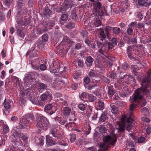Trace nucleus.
<instances>
[{
    "mask_svg": "<svg viewBox=\"0 0 151 151\" xmlns=\"http://www.w3.org/2000/svg\"><path fill=\"white\" fill-rule=\"evenodd\" d=\"M151 70L148 73L147 76L141 80V85L142 87L136 89L135 93L130 97L132 101L139 103L143 97L144 94L149 95L151 90Z\"/></svg>",
    "mask_w": 151,
    "mask_h": 151,
    "instance_id": "f257e3e1",
    "label": "nucleus"
},
{
    "mask_svg": "<svg viewBox=\"0 0 151 151\" xmlns=\"http://www.w3.org/2000/svg\"><path fill=\"white\" fill-rule=\"evenodd\" d=\"M31 89L29 88H27L24 92L20 91V93L22 95L24 96L25 95L28 96L30 94Z\"/></svg>",
    "mask_w": 151,
    "mask_h": 151,
    "instance_id": "de8ad7c7",
    "label": "nucleus"
},
{
    "mask_svg": "<svg viewBox=\"0 0 151 151\" xmlns=\"http://www.w3.org/2000/svg\"><path fill=\"white\" fill-rule=\"evenodd\" d=\"M11 101L10 100L6 101L5 99L4 101V109L3 111L4 114H6L5 113V111H6V110L9 109L11 108Z\"/></svg>",
    "mask_w": 151,
    "mask_h": 151,
    "instance_id": "6ab92c4d",
    "label": "nucleus"
},
{
    "mask_svg": "<svg viewBox=\"0 0 151 151\" xmlns=\"http://www.w3.org/2000/svg\"><path fill=\"white\" fill-rule=\"evenodd\" d=\"M3 4L6 7L9 8L13 2V0H3Z\"/></svg>",
    "mask_w": 151,
    "mask_h": 151,
    "instance_id": "ea45409f",
    "label": "nucleus"
},
{
    "mask_svg": "<svg viewBox=\"0 0 151 151\" xmlns=\"http://www.w3.org/2000/svg\"><path fill=\"white\" fill-rule=\"evenodd\" d=\"M101 78L102 81L106 84H109L110 82V80L109 79L104 76H101Z\"/></svg>",
    "mask_w": 151,
    "mask_h": 151,
    "instance_id": "680f3d73",
    "label": "nucleus"
},
{
    "mask_svg": "<svg viewBox=\"0 0 151 151\" xmlns=\"http://www.w3.org/2000/svg\"><path fill=\"white\" fill-rule=\"evenodd\" d=\"M100 29H102V30L100 32V36L101 38V40H105L106 38V35L104 33L103 30L101 28Z\"/></svg>",
    "mask_w": 151,
    "mask_h": 151,
    "instance_id": "69168bd1",
    "label": "nucleus"
},
{
    "mask_svg": "<svg viewBox=\"0 0 151 151\" xmlns=\"http://www.w3.org/2000/svg\"><path fill=\"white\" fill-rule=\"evenodd\" d=\"M20 123L15 127L17 129H23L26 128L28 129L29 128V122L25 118L22 117L19 119Z\"/></svg>",
    "mask_w": 151,
    "mask_h": 151,
    "instance_id": "9d476101",
    "label": "nucleus"
},
{
    "mask_svg": "<svg viewBox=\"0 0 151 151\" xmlns=\"http://www.w3.org/2000/svg\"><path fill=\"white\" fill-rule=\"evenodd\" d=\"M97 107L96 109L98 111H101L104 109V103L102 101L99 100L96 103Z\"/></svg>",
    "mask_w": 151,
    "mask_h": 151,
    "instance_id": "bb28decb",
    "label": "nucleus"
},
{
    "mask_svg": "<svg viewBox=\"0 0 151 151\" xmlns=\"http://www.w3.org/2000/svg\"><path fill=\"white\" fill-rule=\"evenodd\" d=\"M89 76L91 78H94L96 76V71L93 69H91L88 73Z\"/></svg>",
    "mask_w": 151,
    "mask_h": 151,
    "instance_id": "8fccbe9b",
    "label": "nucleus"
},
{
    "mask_svg": "<svg viewBox=\"0 0 151 151\" xmlns=\"http://www.w3.org/2000/svg\"><path fill=\"white\" fill-rule=\"evenodd\" d=\"M107 117V112L104 111L101 114L99 117V121L100 122H105Z\"/></svg>",
    "mask_w": 151,
    "mask_h": 151,
    "instance_id": "72a5a7b5",
    "label": "nucleus"
},
{
    "mask_svg": "<svg viewBox=\"0 0 151 151\" xmlns=\"http://www.w3.org/2000/svg\"><path fill=\"white\" fill-rule=\"evenodd\" d=\"M92 42H93L91 41L90 39L88 37H87L85 39V42L89 47H91V44L92 43Z\"/></svg>",
    "mask_w": 151,
    "mask_h": 151,
    "instance_id": "e2e57ef3",
    "label": "nucleus"
},
{
    "mask_svg": "<svg viewBox=\"0 0 151 151\" xmlns=\"http://www.w3.org/2000/svg\"><path fill=\"white\" fill-rule=\"evenodd\" d=\"M42 42H47L48 40V36L47 34H44L42 37Z\"/></svg>",
    "mask_w": 151,
    "mask_h": 151,
    "instance_id": "774afa93",
    "label": "nucleus"
},
{
    "mask_svg": "<svg viewBox=\"0 0 151 151\" xmlns=\"http://www.w3.org/2000/svg\"><path fill=\"white\" fill-rule=\"evenodd\" d=\"M25 16H24V18H23L21 23L19 26H25L28 25L30 23V19L29 17L25 18Z\"/></svg>",
    "mask_w": 151,
    "mask_h": 151,
    "instance_id": "a878e982",
    "label": "nucleus"
},
{
    "mask_svg": "<svg viewBox=\"0 0 151 151\" xmlns=\"http://www.w3.org/2000/svg\"><path fill=\"white\" fill-rule=\"evenodd\" d=\"M52 138V137L49 135L46 136V144L47 146H52L57 144V142L53 141Z\"/></svg>",
    "mask_w": 151,
    "mask_h": 151,
    "instance_id": "a211bd4d",
    "label": "nucleus"
},
{
    "mask_svg": "<svg viewBox=\"0 0 151 151\" xmlns=\"http://www.w3.org/2000/svg\"><path fill=\"white\" fill-rule=\"evenodd\" d=\"M49 70L52 73H58L60 66V64L58 60H53L52 63H50Z\"/></svg>",
    "mask_w": 151,
    "mask_h": 151,
    "instance_id": "6e6552de",
    "label": "nucleus"
},
{
    "mask_svg": "<svg viewBox=\"0 0 151 151\" xmlns=\"http://www.w3.org/2000/svg\"><path fill=\"white\" fill-rule=\"evenodd\" d=\"M55 24V21L54 20H50L49 22H46L43 24L44 26L48 28L47 30L52 29V27Z\"/></svg>",
    "mask_w": 151,
    "mask_h": 151,
    "instance_id": "4be33fe9",
    "label": "nucleus"
},
{
    "mask_svg": "<svg viewBox=\"0 0 151 151\" xmlns=\"http://www.w3.org/2000/svg\"><path fill=\"white\" fill-rule=\"evenodd\" d=\"M45 101H42L40 99H39L38 101H37L36 104L37 105L41 107H43L45 104Z\"/></svg>",
    "mask_w": 151,
    "mask_h": 151,
    "instance_id": "6e6d98bb",
    "label": "nucleus"
},
{
    "mask_svg": "<svg viewBox=\"0 0 151 151\" xmlns=\"http://www.w3.org/2000/svg\"><path fill=\"white\" fill-rule=\"evenodd\" d=\"M69 141L68 139L64 138L61 141L58 140L57 141V144L60 145L62 146H67L68 144Z\"/></svg>",
    "mask_w": 151,
    "mask_h": 151,
    "instance_id": "393cba45",
    "label": "nucleus"
},
{
    "mask_svg": "<svg viewBox=\"0 0 151 151\" xmlns=\"http://www.w3.org/2000/svg\"><path fill=\"white\" fill-rule=\"evenodd\" d=\"M101 4L98 1H95L93 4V15H96V17L97 18L99 16L101 17L102 16Z\"/></svg>",
    "mask_w": 151,
    "mask_h": 151,
    "instance_id": "0eeeda50",
    "label": "nucleus"
},
{
    "mask_svg": "<svg viewBox=\"0 0 151 151\" xmlns=\"http://www.w3.org/2000/svg\"><path fill=\"white\" fill-rule=\"evenodd\" d=\"M137 37H133L132 38H131L129 41V43L131 44V43L133 44H135L137 43Z\"/></svg>",
    "mask_w": 151,
    "mask_h": 151,
    "instance_id": "603ef678",
    "label": "nucleus"
},
{
    "mask_svg": "<svg viewBox=\"0 0 151 151\" xmlns=\"http://www.w3.org/2000/svg\"><path fill=\"white\" fill-rule=\"evenodd\" d=\"M112 30L113 33L116 36H119V35L122 33V29H121L117 27H113Z\"/></svg>",
    "mask_w": 151,
    "mask_h": 151,
    "instance_id": "e433bc0d",
    "label": "nucleus"
},
{
    "mask_svg": "<svg viewBox=\"0 0 151 151\" xmlns=\"http://www.w3.org/2000/svg\"><path fill=\"white\" fill-rule=\"evenodd\" d=\"M121 121L123 122H127L128 123H131L132 122L133 119L132 117L129 116L127 117L126 116L123 115L121 119Z\"/></svg>",
    "mask_w": 151,
    "mask_h": 151,
    "instance_id": "c85d7f7f",
    "label": "nucleus"
},
{
    "mask_svg": "<svg viewBox=\"0 0 151 151\" xmlns=\"http://www.w3.org/2000/svg\"><path fill=\"white\" fill-rule=\"evenodd\" d=\"M38 86L40 90L46 89H47L46 85L42 83H40Z\"/></svg>",
    "mask_w": 151,
    "mask_h": 151,
    "instance_id": "5fc2aeb1",
    "label": "nucleus"
},
{
    "mask_svg": "<svg viewBox=\"0 0 151 151\" xmlns=\"http://www.w3.org/2000/svg\"><path fill=\"white\" fill-rule=\"evenodd\" d=\"M110 107L111 109V112L114 114H116L119 111V109L116 106H114L113 104H110Z\"/></svg>",
    "mask_w": 151,
    "mask_h": 151,
    "instance_id": "58836bf2",
    "label": "nucleus"
},
{
    "mask_svg": "<svg viewBox=\"0 0 151 151\" xmlns=\"http://www.w3.org/2000/svg\"><path fill=\"white\" fill-rule=\"evenodd\" d=\"M47 96H50V97H52V94L50 93V91H47L45 93L42 94L40 96V99L42 100L45 101L47 99Z\"/></svg>",
    "mask_w": 151,
    "mask_h": 151,
    "instance_id": "5701e85b",
    "label": "nucleus"
},
{
    "mask_svg": "<svg viewBox=\"0 0 151 151\" xmlns=\"http://www.w3.org/2000/svg\"><path fill=\"white\" fill-rule=\"evenodd\" d=\"M86 88L90 91L91 93H93L95 95L99 96H101L100 88L92 85L89 84L86 86Z\"/></svg>",
    "mask_w": 151,
    "mask_h": 151,
    "instance_id": "9b49d317",
    "label": "nucleus"
},
{
    "mask_svg": "<svg viewBox=\"0 0 151 151\" xmlns=\"http://www.w3.org/2000/svg\"><path fill=\"white\" fill-rule=\"evenodd\" d=\"M103 140L106 144L111 145H114L116 142V140L114 137H112L110 135L105 136L103 138Z\"/></svg>",
    "mask_w": 151,
    "mask_h": 151,
    "instance_id": "f8f14e48",
    "label": "nucleus"
},
{
    "mask_svg": "<svg viewBox=\"0 0 151 151\" xmlns=\"http://www.w3.org/2000/svg\"><path fill=\"white\" fill-rule=\"evenodd\" d=\"M11 78L13 80V81L17 85L19 86V85L20 81L19 80L18 78L16 76H12Z\"/></svg>",
    "mask_w": 151,
    "mask_h": 151,
    "instance_id": "09e8293b",
    "label": "nucleus"
},
{
    "mask_svg": "<svg viewBox=\"0 0 151 151\" xmlns=\"http://www.w3.org/2000/svg\"><path fill=\"white\" fill-rule=\"evenodd\" d=\"M24 79L26 82L30 83L32 82L34 80L33 78L30 73H27L25 75Z\"/></svg>",
    "mask_w": 151,
    "mask_h": 151,
    "instance_id": "7c9ffc66",
    "label": "nucleus"
},
{
    "mask_svg": "<svg viewBox=\"0 0 151 151\" xmlns=\"http://www.w3.org/2000/svg\"><path fill=\"white\" fill-rule=\"evenodd\" d=\"M96 99V97L91 94H88L87 101L93 102Z\"/></svg>",
    "mask_w": 151,
    "mask_h": 151,
    "instance_id": "a18cd8bd",
    "label": "nucleus"
},
{
    "mask_svg": "<svg viewBox=\"0 0 151 151\" xmlns=\"http://www.w3.org/2000/svg\"><path fill=\"white\" fill-rule=\"evenodd\" d=\"M43 28L38 29L37 30V34L40 35L43 32H44L45 31H46L47 30L48 28L47 27H45V26H43Z\"/></svg>",
    "mask_w": 151,
    "mask_h": 151,
    "instance_id": "864d4df0",
    "label": "nucleus"
},
{
    "mask_svg": "<svg viewBox=\"0 0 151 151\" xmlns=\"http://www.w3.org/2000/svg\"><path fill=\"white\" fill-rule=\"evenodd\" d=\"M45 42L42 41L40 40H37L34 45L33 47L31 49L30 51H28L26 54L27 57L31 52H32V57H37L38 54V53L36 50L35 49V47H37L41 50H42L45 49Z\"/></svg>",
    "mask_w": 151,
    "mask_h": 151,
    "instance_id": "20e7f679",
    "label": "nucleus"
},
{
    "mask_svg": "<svg viewBox=\"0 0 151 151\" xmlns=\"http://www.w3.org/2000/svg\"><path fill=\"white\" fill-rule=\"evenodd\" d=\"M136 17L139 20H141L143 17V15L142 13L140 12H137L135 13Z\"/></svg>",
    "mask_w": 151,
    "mask_h": 151,
    "instance_id": "4d7b16f0",
    "label": "nucleus"
},
{
    "mask_svg": "<svg viewBox=\"0 0 151 151\" xmlns=\"http://www.w3.org/2000/svg\"><path fill=\"white\" fill-rule=\"evenodd\" d=\"M42 14L45 18H48L52 15V12L48 7H46L44 9Z\"/></svg>",
    "mask_w": 151,
    "mask_h": 151,
    "instance_id": "aec40b11",
    "label": "nucleus"
},
{
    "mask_svg": "<svg viewBox=\"0 0 151 151\" xmlns=\"http://www.w3.org/2000/svg\"><path fill=\"white\" fill-rule=\"evenodd\" d=\"M25 1L24 0H18L17 1V5L15 6L16 9H19L22 8L24 6Z\"/></svg>",
    "mask_w": 151,
    "mask_h": 151,
    "instance_id": "473e14b6",
    "label": "nucleus"
},
{
    "mask_svg": "<svg viewBox=\"0 0 151 151\" xmlns=\"http://www.w3.org/2000/svg\"><path fill=\"white\" fill-rule=\"evenodd\" d=\"M17 10L16 15L15 17V20L17 24L19 25L23 19L25 15H29L27 9L25 6H23L19 9H16Z\"/></svg>",
    "mask_w": 151,
    "mask_h": 151,
    "instance_id": "39448f33",
    "label": "nucleus"
},
{
    "mask_svg": "<svg viewBox=\"0 0 151 151\" xmlns=\"http://www.w3.org/2000/svg\"><path fill=\"white\" fill-rule=\"evenodd\" d=\"M122 77L127 80L128 82L134 81L135 82V81H136L134 78L133 77L132 75L127 74L123 76Z\"/></svg>",
    "mask_w": 151,
    "mask_h": 151,
    "instance_id": "2f4dec72",
    "label": "nucleus"
},
{
    "mask_svg": "<svg viewBox=\"0 0 151 151\" xmlns=\"http://www.w3.org/2000/svg\"><path fill=\"white\" fill-rule=\"evenodd\" d=\"M73 42L67 36L64 35L63 39L55 49V52L60 56L64 55L67 53Z\"/></svg>",
    "mask_w": 151,
    "mask_h": 151,
    "instance_id": "f03ea898",
    "label": "nucleus"
},
{
    "mask_svg": "<svg viewBox=\"0 0 151 151\" xmlns=\"http://www.w3.org/2000/svg\"><path fill=\"white\" fill-rule=\"evenodd\" d=\"M110 76L109 77L110 78L113 79H115L116 78L117 76L116 74L115 73L114 71H111L109 73Z\"/></svg>",
    "mask_w": 151,
    "mask_h": 151,
    "instance_id": "0e129e2a",
    "label": "nucleus"
},
{
    "mask_svg": "<svg viewBox=\"0 0 151 151\" xmlns=\"http://www.w3.org/2000/svg\"><path fill=\"white\" fill-rule=\"evenodd\" d=\"M104 43L105 44V45L107 48L108 51L109 50L112 49L114 47V45L113 44L110 42H106Z\"/></svg>",
    "mask_w": 151,
    "mask_h": 151,
    "instance_id": "49530a36",
    "label": "nucleus"
},
{
    "mask_svg": "<svg viewBox=\"0 0 151 151\" xmlns=\"http://www.w3.org/2000/svg\"><path fill=\"white\" fill-rule=\"evenodd\" d=\"M134 126L132 125L131 123H128L126 125L124 124H120L119 125L118 127L116 128V129L118 133H122L124 132L125 128L128 132L131 130L130 132H132V130H134Z\"/></svg>",
    "mask_w": 151,
    "mask_h": 151,
    "instance_id": "1a4fd4ad",
    "label": "nucleus"
},
{
    "mask_svg": "<svg viewBox=\"0 0 151 151\" xmlns=\"http://www.w3.org/2000/svg\"><path fill=\"white\" fill-rule=\"evenodd\" d=\"M141 112L142 114L146 116H148L150 114L148 109L145 107H144L141 110Z\"/></svg>",
    "mask_w": 151,
    "mask_h": 151,
    "instance_id": "37998d69",
    "label": "nucleus"
},
{
    "mask_svg": "<svg viewBox=\"0 0 151 151\" xmlns=\"http://www.w3.org/2000/svg\"><path fill=\"white\" fill-rule=\"evenodd\" d=\"M93 59L91 56H88L86 58V63L87 66L90 67L92 65Z\"/></svg>",
    "mask_w": 151,
    "mask_h": 151,
    "instance_id": "79ce46f5",
    "label": "nucleus"
},
{
    "mask_svg": "<svg viewBox=\"0 0 151 151\" xmlns=\"http://www.w3.org/2000/svg\"><path fill=\"white\" fill-rule=\"evenodd\" d=\"M52 107V105L51 104H48L46 105L44 108V111L48 115H51L55 112V111L51 110Z\"/></svg>",
    "mask_w": 151,
    "mask_h": 151,
    "instance_id": "f3484780",
    "label": "nucleus"
},
{
    "mask_svg": "<svg viewBox=\"0 0 151 151\" xmlns=\"http://www.w3.org/2000/svg\"><path fill=\"white\" fill-rule=\"evenodd\" d=\"M59 125L55 124L53 126V128L50 130L49 135L52 137V138L56 141L60 140L62 136L59 131Z\"/></svg>",
    "mask_w": 151,
    "mask_h": 151,
    "instance_id": "423d86ee",
    "label": "nucleus"
},
{
    "mask_svg": "<svg viewBox=\"0 0 151 151\" xmlns=\"http://www.w3.org/2000/svg\"><path fill=\"white\" fill-rule=\"evenodd\" d=\"M64 113L66 115H69L71 112L70 108L68 107H64L63 108Z\"/></svg>",
    "mask_w": 151,
    "mask_h": 151,
    "instance_id": "bf43d9fd",
    "label": "nucleus"
},
{
    "mask_svg": "<svg viewBox=\"0 0 151 151\" xmlns=\"http://www.w3.org/2000/svg\"><path fill=\"white\" fill-rule=\"evenodd\" d=\"M134 47L133 46H128L127 49L126 53L128 58L131 60L133 61L136 60V58L133 56L132 52L133 50Z\"/></svg>",
    "mask_w": 151,
    "mask_h": 151,
    "instance_id": "4468645a",
    "label": "nucleus"
},
{
    "mask_svg": "<svg viewBox=\"0 0 151 151\" xmlns=\"http://www.w3.org/2000/svg\"><path fill=\"white\" fill-rule=\"evenodd\" d=\"M17 35L20 38H23L25 34L22 30H21L19 27H17Z\"/></svg>",
    "mask_w": 151,
    "mask_h": 151,
    "instance_id": "cd10ccee",
    "label": "nucleus"
},
{
    "mask_svg": "<svg viewBox=\"0 0 151 151\" xmlns=\"http://www.w3.org/2000/svg\"><path fill=\"white\" fill-rule=\"evenodd\" d=\"M56 121L59 122L60 124L63 125L65 124V126H68L70 123H67V118L64 117H60L56 116L55 117H52Z\"/></svg>",
    "mask_w": 151,
    "mask_h": 151,
    "instance_id": "ddd939ff",
    "label": "nucleus"
},
{
    "mask_svg": "<svg viewBox=\"0 0 151 151\" xmlns=\"http://www.w3.org/2000/svg\"><path fill=\"white\" fill-rule=\"evenodd\" d=\"M80 33L81 35L83 37H86L88 35V33L87 31L84 29L82 30L81 31Z\"/></svg>",
    "mask_w": 151,
    "mask_h": 151,
    "instance_id": "338daca9",
    "label": "nucleus"
},
{
    "mask_svg": "<svg viewBox=\"0 0 151 151\" xmlns=\"http://www.w3.org/2000/svg\"><path fill=\"white\" fill-rule=\"evenodd\" d=\"M129 67V65L127 63H124L122 64V69L124 70H128Z\"/></svg>",
    "mask_w": 151,
    "mask_h": 151,
    "instance_id": "13d9d810",
    "label": "nucleus"
},
{
    "mask_svg": "<svg viewBox=\"0 0 151 151\" xmlns=\"http://www.w3.org/2000/svg\"><path fill=\"white\" fill-rule=\"evenodd\" d=\"M100 81H96L95 80H93V83H92L91 84H92L93 86H95L99 88H100Z\"/></svg>",
    "mask_w": 151,
    "mask_h": 151,
    "instance_id": "3c124183",
    "label": "nucleus"
},
{
    "mask_svg": "<svg viewBox=\"0 0 151 151\" xmlns=\"http://www.w3.org/2000/svg\"><path fill=\"white\" fill-rule=\"evenodd\" d=\"M44 138L42 137L40 139L38 138H36L35 140V145L38 146H42L44 144Z\"/></svg>",
    "mask_w": 151,
    "mask_h": 151,
    "instance_id": "b1692460",
    "label": "nucleus"
},
{
    "mask_svg": "<svg viewBox=\"0 0 151 151\" xmlns=\"http://www.w3.org/2000/svg\"><path fill=\"white\" fill-rule=\"evenodd\" d=\"M98 51L101 55L105 56L107 54V52L108 50L104 43L101 46V48L98 50Z\"/></svg>",
    "mask_w": 151,
    "mask_h": 151,
    "instance_id": "412c9836",
    "label": "nucleus"
},
{
    "mask_svg": "<svg viewBox=\"0 0 151 151\" xmlns=\"http://www.w3.org/2000/svg\"><path fill=\"white\" fill-rule=\"evenodd\" d=\"M92 17H94L96 19L94 23L93 24V25H94L95 27H98L99 26H100L101 25V23L99 19V17H100L99 16L98 17L96 18V15H93V16L92 15Z\"/></svg>",
    "mask_w": 151,
    "mask_h": 151,
    "instance_id": "4c0bfd02",
    "label": "nucleus"
},
{
    "mask_svg": "<svg viewBox=\"0 0 151 151\" xmlns=\"http://www.w3.org/2000/svg\"><path fill=\"white\" fill-rule=\"evenodd\" d=\"M70 17L74 21H77L78 19V17L76 14V12L74 11H71V12Z\"/></svg>",
    "mask_w": 151,
    "mask_h": 151,
    "instance_id": "c03bdc74",
    "label": "nucleus"
},
{
    "mask_svg": "<svg viewBox=\"0 0 151 151\" xmlns=\"http://www.w3.org/2000/svg\"><path fill=\"white\" fill-rule=\"evenodd\" d=\"M75 25L74 23L71 20H68L67 24L65 25V27L69 29H71L74 28Z\"/></svg>",
    "mask_w": 151,
    "mask_h": 151,
    "instance_id": "f704fd0d",
    "label": "nucleus"
},
{
    "mask_svg": "<svg viewBox=\"0 0 151 151\" xmlns=\"http://www.w3.org/2000/svg\"><path fill=\"white\" fill-rule=\"evenodd\" d=\"M17 140L16 141H14L13 142V145L14 144V145H17L18 146H19L21 145V143L20 142V140L19 139V140ZM18 148H17L15 146H14L13 145V146H11L10 147L9 149H7L5 150V151H18Z\"/></svg>",
    "mask_w": 151,
    "mask_h": 151,
    "instance_id": "dca6fc26",
    "label": "nucleus"
},
{
    "mask_svg": "<svg viewBox=\"0 0 151 151\" xmlns=\"http://www.w3.org/2000/svg\"><path fill=\"white\" fill-rule=\"evenodd\" d=\"M108 94L110 96L114 94V91L113 89V86L110 84L108 85Z\"/></svg>",
    "mask_w": 151,
    "mask_h": 151,
    "instance_id": "a19ab883",
    "label": "nucleus"
},
{
    "mask_svg": "<svg viewBox=\"0 0 151 151\" xmlns=\"http://www.w3.org/2000/svg\"><path fill=\"white\" fill-rule=\"evenodd\" d=\"M63 5L68 9L72 8L73 5L72 2L68 0H65L63 3Z\"/></svg>",
    "mask_w": 151,
    "mask_h": 151,
    "instance_id": "c756f323",
    "label": "nucleus"
},
{
    "mask_svg": "<svg viewBox=\"0 0 151 151\" xmlns=\"http://www.w3.org/2000/svg\"><path fill=\"white\" fill-rule=\"evenodd\" d=\"M88 93L87 92H84L80 95L79 98L82 101H87Z\"/></svg>",
    "mask_w": 151,
    "mask_h": 151,
    "instance_id": "c9c22d12",
    "label": "nucleus"
},
{
    "mask_svg": "<svg viewBox=\"0 0 151 151\" xmlns=\"http://www.w3.org/2000/svg\"><path fill=\"white\" fill-rule=\"evenodd\" d=\"M136 4L137 6H144L147 7L150 5L151 2L149 0H138L136 1Z\"/></svg>",
    "mask_w": 151,
    "mask_h": 151,
    "instance_id": "2eb2a0df",
    "label": "nucleus"
},
{
    "mask_svg": "<svg viewBox=\"0 0 151 151\" xmlns=\"http://www.w3.org/2000/svg\"><path fill=\"white\" fill-rule=\"evenodd\" d=\"M70 142L72 143L74 142L76 139V135L74 133H72L71 134H70Z\"/></svg>",
    "mask_w": 151,
    "mask_h": 151,
    "instance_id": "052dcab7",
    "label": "nucleus"
},
{
    "mask_svg": "<svg viewBox=\"0 0 151 151\" xmlns=\"http://www.w3.org/2000/svg\"><path fill=\"white\" fill-rule=\"evenodd\" d=\"M36 122V126L39 129L46 130L49 127V123L47 119L41 115H37Z\"/></svg>",
    "mask_w": 151,
    "mask_h": 151,
    "instance_id": "7ed1b4c3",
    "label": "nucleus"
}]
</instances>
